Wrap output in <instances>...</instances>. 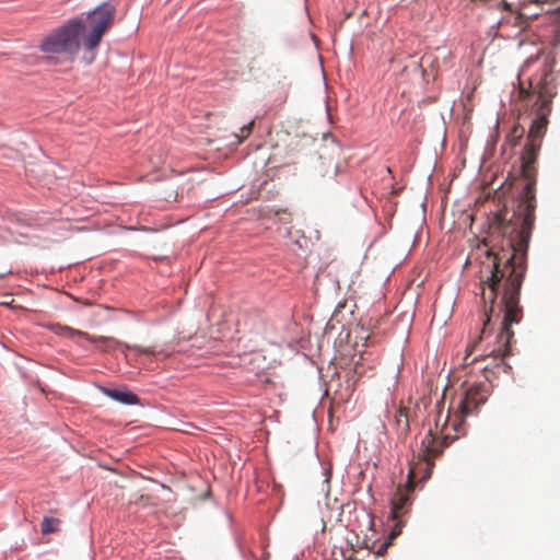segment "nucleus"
Wrapping results in <instances>:
<instances>
[{
    "label": "nucleus",
    "instance_id": "obj_1",
    "mask_svg": "<svg viewBox=\"0 0 560 560\" xmlns=\"http://www.w3.org/2000/svg\"><path fill=\"white\" fill-rule=\"evenodd\" d=\"M532 68H536V73L528 75V88H525L524 81H521L518 91L522 102L521 117L529 120L526 143L520 159L521 175L525 185L511 218L508 219L506 212H504L495 219L504 244L497 254L488 252L487 259L482 262L480 281L482 284L481 300L485 304L483 327L478 340L469 347H477L479 341L486 337L500 292L498 307L499 315L502 313L503 317L493 347H511L514 337L511 326L518 324L523 318L520 291L525 273L523 256L527 249L535 222L536 164L549 124L548 118L552 112V100L557 95L552 67L547 62L527 60L522 68L521 77L528 74Z\"/></svg>",
    "mask_w": 560,
    "mask_h": 560
},
{
    "label": "nucleus",
    "instance_id": "obj_2",
    "mask_svg": "<svg viewBox=\"0 0 560 560\" xmlns=\"http://www.w3.org/2000/svg\"><path fill=\"white\" fill-rule=\"evenodd\" d=\"M116 8L109 2L90 11L85 18L72 20V57H79L84 65H91L104 34L113 26Z\"/></svg>",
    "mask_w": 560,
    "mask_h": 560
},
{
    "label": "nucleus",
    "instance_id": "obj_3",
    "mask_svg": "<svg viewBox=\"0 0 560 560\" xmlns=\"http://www.w3.org/2000/svg\"><path fill=\"white\" fill-rule=\"evenodd\" d=\"M423 445L425 447L423 460L418 459L417 463L410 465L407 482L397 488L392 499L390 517L396 522L390 532L392 538L400 534L401 526L404 525L401 518L410 509V493L415 489V479L419 478L420 481H427L434 468V459L441 455V448L434 446V440L431 436L424 440Z\"/></svg>",
    "mask_w": 560,
    "mask_h": 560
},
{
    "label": "nucleus",
    "instance_id": "obj_4",
    "mask_svg": "<svg viewBox=\"0 0 560 560\" xmlns=\"http://www.w3.org/2000/svg\"><path fill=\"white\" fill-rule=\"evenodd\" d=\"M435 409H436V416L434 419V430L430 429L428 431V433L425 434V436L422 439L421 448L418 454L419 460H423V452L425 450L423 442L429 436H431L434 440V446L441 448V453H442L444 447H446L451 442H453L455 439H457L460 434H465L464 427H463L462 432H456L452 425L456 415H460L457 409L453 415L450 413V410H447L446 415H443V410H444L443 399L435 404Z\"/></svg>",
    "mask_w": 560,
    "mask_h": 560
},
{
    "label": "nucleus",
    "instance_id": "obj_5",
    "mask_svg": "<svg viewBox=\"0 0 560 560\" xmlns=\"http://www.w3.org/2000/svg\"><path fill=\"white\" fill-rule=\"evenodd\" d=\"M488 398V389L482 384H477L468 388L460 398L457 410L460 415H456L452 425L456 432L463 431L465 418L469 416L479 406L486 402Z\"/></svg>",
    "mask_w": 560,
    "mask_h": 560
},
{
    "label": "nucleus",
    "instance_id": "obj_6",
    "mask_svg": "<svg viewBox=\"0 0 560 560\" xmlns=\"http://www.w3.org/2000/svg\"><path fill=\"white\" fill-rule=\"evenodd\" d=\"M505 2L510 5V8H505L502 3L490 2L486 3L490 8L504 11V14L500 21V25H511L521 31H524L528 27L529 22L539 16V12H532L529 2H522L517 10H514L512 4L505 0Z\"/></svg>",
    "mask_w": 560,
    "mask_h": 560
},
{
    "label": "nucleus",
    "instance_id": "obj_7",
    "mask_svg": "<svg viewBox=\"0 0 560 560\" xmlns=\"http://www.w3.org/2000/svg\"><path fill=\"white\" fill-rule=\"evenodd\" d=\"M70 48V22L62 24L61 26L52 30L46 35L40 45L39 49L47 56L61 55L67 52Z\"/></svg>",
    "mask_w": 560,
    "mask_h": 560
},
{
    "label": "nucleus",
    "instance_id": "obj_8",
    "mask_svg": "<svg viewBox=\"0 0 560 560\" xmlns=\"http://www.w3.org/2000/svg\"><path fill=\"white\" fill-rule=\"evenodd\" d=\"M90 340H92L93 342H102L101 349L103 351H109L115 347H121L124 353L126 350H133L140 354H155V350L153 347H141L137 345L132 346L128 343H122L121 341L109 337H97L93 339L90 338Z\"/></svg>",
    "mask_w": 560,
    "mask_h": 560
},
{
    "label": "nucleus",
    "instance_id": "obj_9",
    "mask_svg": "<svg viewBox=\"0 0 560 560\" xmlns=\"http://www.w3.org/2000/svg\"><path fill=\"white\" fill-rule=\"evenodd\" d=\"M394 427L398 436H406L410 430V410L406 406H399L394 415Z\"/></svg>",
    "mask_w": 560,
    "mask_h": 560
},
{
    "label": "nucleus",
    "instance_id": "obj_10",
    "mask_svg": "<svg viewBox=\"0 0 560 560\" xmlns=\"http://www.w3.org/2000/svg\"><path fill=\"white\" fill-rule=\"evenodd\" d=\"M316 173L322 178L334 179L338 174V164L331 158H319Z\"/></svg>",
    "mask_w": 560,
    "mask_h": 560
},
{
    "label": "nucleus",
    "instance_id": "obj_11",
    "mask_svg": "<svg viewBox=\"0 0 560 560\" xmlns=\"http://www.w3.org/2000/svg\"><path fill=\"white\" fill-rule=\"evenodd\" d=\"M104 393L112 399L125 405H136L139 401L138 396L131 392H125L119 389H104Z\"/></svg>",
    "mask_w": 560,
    "mask_h": 560
},
{
    "label": "nucleus",
    "instance_id": "obj_12",
    "mask_svg": "<svg viewBox=\"0 0 560 560\" xmlns=\"http://www.w3.org/2000/svg\"><path fill=\"white\" fill-rule=\"evenodd\" d=\"M525 129L520 124H516L511 131L509 132L506 137V141L515 147L522 137L524 136Z\"/></svg>",
    "mask_w": 560,
    "mask_h": 560
},
{
    "label": "nucleus",
    "instance_id": "obj_13",
    "mask_svg": "<svg viewBox=\"0 0 560 560\" xmlns=\"http://www.w3.org/2000/svg\"><path fill=\"white\" fill-rule=\"evenodd\" d=\"M59 521L51 517H45L42 522V533L49 534L58 529Z\"/></svg>",
    "mask_w": 560,
    "mask_h": 560
},
{
    "label": "nucleus",
    "instance_id": "obj_14",
    "mask_svg": "<svg viewBox=\"0 0 560 560\" xmlns=\"http://www.w3.org/2000/svg\"><path fill=\"white\" fill-rule=\"evenodd\" d=\"M253 127H254V120H252L247 125H244L241 128V135L236 136L238 143H242L250 135Z\"/></svg>",
    "mask_w": 560,
    "mask_h": 560
},
{
    "label": "nucleus",
    "instance_id": "obj_15",
    "mask_svg": "<svg viewBox=\"0 0 560 560\" xmlns=\"http://www.w3.org/2000/svg\"><path fill=\"white\" fill-rule=\"evenodd\" d=\"M275 215L280 222L290 223L292 220L291 213L285 209H279L275 211Z\"/></svg>",
    "mask_w": 560,
    "mask_h": 560
},
{
    "label": "nucleus",
    "instance_id": "obj_16",
    "mask_svg": "<svg viewBox=\"0 0 560 560\" xmlns=\"http://www.w3.org/2000/svg\"><path fill=\"white\" fill-rule=\"evenodd\" d=\"M47 328H49L50 330H52L54 332H56L58 335L69 332V328L67 326H61L60 324H57V323L47 324Z\"/></svg>",
    "mask_w": 560,
    "mask_h": 560
},
{
    "label": "nucleus",
    "instance_id": "obj_17",
    "mask_svg": "<svg viewBox=\"0 0 560 560\" xmlns=\"http://www.w3.org/2000/svg\"><path fill=\"white\" fill-rule=\"evenodd\" d=\"M526 2L532 3V7H530L532 12H539V15L541 13H550L552 11V9L546 8L545 5H544V10H541L539 7L536 5V3H535L536 0H527Z\"/></svg>",
    "mask_w": 560,
    "mask_h": 560
},
{
    "label": "nucleus",
    "instance_id": "obj_18",
    "mask_svg": "<svg viewBox=\"0 0 560 560\" xmlns=\"http://www.w3.org/2000/svg\"><path fill=\"white\" fill-rule=\"evenodd\" d=\"M392 539H393V538L389 536V537H388V540H387V541H385V542H383V544L381 545V547H380V548H378V550H377V555H383V553L385 552V550L387 549V547L390 545V540H392Z\"/></svg>",
    "mask_w": 560,
    "mask_h": 560
},
{
    "label": "nucleus",
    "instance_id": "obj_19",
    "mask_svg": "<svg viewBox=\"0 0 560 560\" xmlns=\"http://www.w3.org/2000/svg\"><path fill=\"white\" fill-rule=\"evenodd\" d=\"M71 334H72V335H80V336H81V335H84L83 332H81V331H79V330H74V329H72V330H71Z\"/></svg>",
    "mask_w": 560,
    "mask_h": 560
},
{
    "label": "nucleus",
    "instance_id": "obj_20",
    "mask_svg": "<svg viewBox=\"0 0 560 560\" xmlns=\"http://www.w3.org/2000/svg\"><path fill=\"white\" fill-rule=\"evenodd\" d=\"M11 302H8V300H4V302H2L1 304L3 305H10Z\"/></svg>",
    "mask_w": 560,
    "mask_h": 560
},
{
    "label": "nucleus",
    "instance_id": "obj_21",
    "mask_svg": "<svg viewBox=\"0 0 560 560\" xmlns=\"http://www.w3.org/2000/svg\"><path fill=\"white\" fill-rule=\"evenodd\" d=\"M145 499H147V498H145L144 495H141V497H140V501H143V500H145Z\"/></svg>",
    "mask_w": 560,
    "mask_h": 560
},
{
    "label": "nucleus",
    "instance_id": "obj_22",
    "mask_svg": "<svg viewBox=\"0 0 560 560\" xmlns=\"http://www.w3.org/2000/svg\"><path fill=\"white\" fill-rule=\"evenodd\" d=\"M477 361H479V359L478 358H474L471 362H477Z\"/></svg>",
    "mask_w": 560,
    "mask_h": 560
}]
</instances>
